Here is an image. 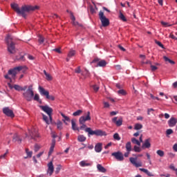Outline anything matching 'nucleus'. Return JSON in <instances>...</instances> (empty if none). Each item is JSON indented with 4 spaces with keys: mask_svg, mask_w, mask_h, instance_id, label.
<instances>
[{
    "mask_svg": "<svg viewBox=\"0 0 177 177\" xmlns=\"http://www.w3.org/2000/svg\"><path fill=\"white\" fill-rule=\"evenodd\" d=\"M97 66L98 67H106V66H107V62H106V60L102 59L99 61V58H95L93 61L92 63H96L97 62Z\"/></svg>",
    "mask_w": 177,
    "mask_h": 177,
    "instance_id": "12",
    "label": "nucleus"
},
{
    "mask_svg": "<svg viewBox=\"0 0 177 177\" xmlns=\"http://www.w3.org/2000/svg\"><path fill=\"white\" fill-rule=\"evenodd\" d=\"M151 111H154V109L153 108L147 109V114H148V115H150V113H151Z\"/></svg>",
    "mask_w": 177,
    "mask_h": 177,
    "instance_id": "57",
    "label": "nucleus"
},
{
    "mask_svg": "<svg viewBox=\"0 0 177 177\" xmlns=\"http://www.w3.org/2000/svg\"><path fill=\"white\" fill-rule=\"evenodd\" d=\"M118 48H119V49H120V50H122V52H125V48L124 47H122V46L118 45Z\"/></svg>",
    "mask_w": 177,
    "mask_h": 177,
    "instance_id": "58",
    "label": "nucleus"
},
{
    "mask_svg": "<svg viewBox=\"0 0 177 177\" xmlns=\"http://www.w3.org/2000/svg\"><path fill=\"white\" fill-rule=\"evenodd\" d=\"M13 88L14 89H15V91L20 92V91H27L28 86H21L19 84H14Z\"/></svg>",
    "mask_w": 177,
    "mask_h": 177,
    "instance_id": "18",
    "label": "nucleus"
},
{
    "mask_svg": "<svg viewBox=\"0 0 177 177\" xmlns=\"http://www.w3.org/2000/svg\"><path fill=\"white\" fill-rule=\"evenodd\" d=\"M151 71H156V70H158V68L154 65L151 64Z\"/></svg>",
    "mask_w": 177,
    "mask_h": 177,
    "instance_id": "51",
    "label": "nucleus"
},
{
    "mask_svg": "<svg viewBox=\"0 0 177 177\" xmlns=\"http://www.w3.org/2000/svg\"><path fill=\"white\" fill-rule=\"evenodd\" d=\"M163 59H164L165 62H168V63H170V64H175V62H174L173 60L170 59L167 56H164Z\"/></svg>",
    "mask_w": 177,
    "mask_h": 177,
    "instance_id": "33",
    "label": "nucleus"
},
{
    "mask_svg": "<svg viewBox=\"0 0 177 177\" xmlns=\"http://www.w3.org/2000/svg\"><path fill=\"white\" fill-rule=\"evenodd\" d=\"M26 153L28 156V157H32V151H29L28 149H26Z\"/></svg>",
    "mask_w": 177,
    "mask_h": 177,
    "instance_id": "44",
    "label": "nucleus"
},
{
    "mask_svg": "<svg viewBox=\"0 0 177 177\" xmlns=\"http://www.w3.org/2000/svg\"><path fill=\"white\" fill-rule=\"evenodd\" d=\"M29 136H30L31 139H35V138H38L39 135L38 134V131L37 129H33L32 130H29Z\"/></svg>",
    "mask_w": 177,
    "mask_h": 177,
    "instance_id": "16",
    "label": "nucleus"
},
{
    "mask_svg": "<svg viewBox=\"0 0 177 177\" xmlns=\"http://www.w3.org/2000/svg\"><path fill=\"white\" fill-rule=\"evenodd\" d=\"M17 60H20L21 62H24V60H26V58H24V56H21L19 58H17Z\"/></svg>",
    "mask_w": 177,
    "mask_h": 177,
    "instance_id": "59",
    "label": "nucleus"
},
{
    "mask_svg": "<svg viewBox=\"0 0 177 177\" xmlns=\"http://www.w3.org/2000/svg\"><path fill=\"white\" fill-rule=\"evenodd\" d=\"M82 113V110H77V111L73 113V115L74 117H77L78 115H81Z\"/></svg>",
    "mask_w": 177,
    "mask_h": 177,
    "instance_id": "36",
    "label": "nucleus"
},
{
    "mask_svg": "<svg viewBox=\"0 0 177 177\" xmlns=\"http://www.w3.org/2000/svg\"><path fill=\"white\" fill-rule=\"evenodd\" d=\"M173 150H174V151H177V144H174L173 146Z\"/></svg>",
    "mask_w": 177,
    "mask_h": 177,
    "instance_id": "63",
    "label": "nucleus"
},
{
    "mask_svg": "<svg viewBox=\"0 0 177 177\" xmlns=\"http://www.w3.org/2000/svg\"><path fill=\"white\" fill-rule=\"evenodd\" d=\"M61 115L64 118V120H62L63 122H64V124L67 125L68 124L66 122V121H67L68 122H70V118L64 115V113H61Z\"/></svg>",
    "mask_w": 177,
    "mask_h": 177,
    "instance_id": "25",
    "label": "nucleus"
},
{
    "mask_svg": "<svg viewBox=\"0 0 177 177\" xmlns=\"http://www.w3.org/2000/svg\"><path fill=\"white\" fill-rule=\"evenodd\" d=\"M85 71L86 74H84V73H82V71H81V66H77L75 69V73H76V74H82V75L84 77V79L87 78V77H89V71L86 69L85 70Z\"/></svg>",
    "mask_w": 177,
    "mask_h": 177,
    "instance_id": "13",
    "label": "nucleus"
},
{
    "mask_svg": "<svg viewBox=\"0 0 177 177\" xmlns=\"http://www.w3.org/2000/svg\"><path fill=\"white\" fill-rule=\"evenodd\" d=\"M3 113L6 115H7V117H10L11 118H14L15 117V113H13V111L9 109V107H4L3 109Z\"/></svg>",
    "mask_w": 177,
    "mask_h": 177,
    "instance_id": "10",
    "label": "nucleus"
},
{
    "mask_svg": "<svg viewBox=\"0 0 177 177\" xmlns=\"http://www.w3.org/2000/svg\"><path fill=\"white\" fill-rule=\"evenodd\" d=\"M118 95H122V96H125L127 95V92L124 89H120L118 91Z\"/></svg>",
    "mask_w": 177,
    "mask_h": 177,
    "instance_id": "39",
    "label": "nucleus"
},
{
    "mask_svg": "<svg viewBox=\"0 0 177 177\" xmlns=\"http://www.w3.org/2000/svg\"><path fill=\"white\" fill-rule=\"evenodd\" d=\"M92 88L93 89V91H95V92H97V91H99V86L95 84L92 86Z\"/></svg>",
    "mask_w": 177,
    "mask_h": 177,
    "instance_id": "48",
    "label": "nucleus"
},
{
    "mask_svg": "<svg viewBox=\"0 0 177 177\" xmlns=\"http://www.w3.org/2000/svg\"><path fill=\"white\" fill-rule=\"evenodd\" d=\"M97 169H98L99 172H102L103 174L107 172V170L106 169V168H104L100 164L97 165Z\"/></svg>",
    "mask_w": 177,
    "mask_h": 177,
    "instance_id": "23",
    "label": "nucleus"
},
{
    "mask_svg": "<svg viewBox=\"0 0 177 177\" xmlns=\"http://www.w3.org/2000/svg\"><path fill=\"white\" fill-rule=\"evenodd\" d=\"M61 169H62V166L60 165H57V167L55 169V174H59Z\"/></svg>",
    "mask_w": 177,
    "mask_h": 177,
    "instance_id": "40",
    "label": "nucleus"
},
{
    "mask_svg": "<svg viewBox=\"0 0 177 177\" xmlns=\"http://www.w3.org/2000/svg\"><path fill=\"white\" fill-rule=\"evenodd\" d=\"M40 109L42 110V111H44V113H46V114L48 115L49 120L48 119V116L45 114H42L43 120L45 121V122L47 124V125H49L50 124H52L53 118L52 114L53 113V109L50 107L48 105L46 106H40Z\"/></svg>",
    "mask_w": 177,
    "mask_h": 177,
    "instance_id": "3",
    "label": "nucleus"
},
{
    "mask_svg": "<svg viewBox=\"0 0 177 177\" xmlns=\"http://www.w3.org/2000/svg\"><path fill=\"white\" fill-rule=\"evenodd\" d=\"M39 92L41 96H46V99H48V100H55V96L53 95H49V91L45 90L44 87L39 86Z\"/></svg>",
    "mask_w": 177,
    "mask_h": 177,
    "instance_id": "7",
    "label": "nucleus"
},
{
    "mask_svg": "<svg viewBox=\"0 0 177 177\" xmlns=\"http://www.w3.org/2000/svg\"><path fill=\"white\" fill-rule=\"evenodd\" d=\"M166 133L167 135H172V133H174V130H172V129H168L166 131Z\"/></svg>",
    "mask_w": 177,
    "mask_h": 177,
    "instance_id": "46",
    "label": "nucleus"
},
{
    "mask_svg": "<svg viewBox=\"0 0 177 177\" xmlns=\"http://www.w3.org/2000/svg\"><path fill=\"white\" fill-rule=\"evenodd\" d=\"M55 146H56V140L53 139L51 142V146L50 147V150L48 152V156H50L53 153V150H55Z\"/></svg>",
    "mask_w": 177,
    "mask_h": 177,
    "instance_id": "20",
    "label": "nucleus"
},
{
    "mask_svg": "<svg viewBox=\"0 0 177 177\" xmlns=\"http://www.w3.org/2000/svg\"><path fill=\"white\" fill-rule=\"evenodd\" d=\"M28 58L29 59V60H34V57L32 55H28Z\"/></svg>",
    "mask_w": 177,
    "mask_h": 177,
    "instance_id": "64",
    "label": "nucleus"
},
{
    "mask_svg": "<svg viewBox=\"0 0 177 177\" xmlns=\"http://www.w3.org/2000/svg\"><path fill=\"white\" fill-rule=\"evenodd\" d=\"M126 149H127V151H132V145L131 144V142H128L126 144Z\"/></svg>",
    "mask_w": 177,
    "mask_h": 177,
    "instance_id": "31",
    "label": "nucleus"
},
{
    "mask_svg": "<svg viewBox=\"0 0 177 177\" xmlns=\"http://www.w3.org/2000/svg\"><path fill=\"white\" fill-rule=\"evenodd\" d=\"M80 167H91V163L86 162L85 160H82L80 162Z\"/></svg>",
    "mask_w": 177,
    "mask_h": 177,
    "instance_id": "29",
    "label": "nucleus"
},
{
    "mask_svg": "<svg viewBox=\"0 0 177 177\" xmlns=\"http://www.w3.org/2000/svg\"><path fill=\"white\" fill-rule=\"evenodd\" d=\"M156 153L160 157H164V151L162 150H158Z\"/></svg>",
    "mask_w": 177,
    "mask_h": 177,
    "instance_id": "41",
    "label": "nucleus"
},
{
    "mask_svg": "<svg viewBox=\"0 0 177 177\" xmlns=\"http://www.w3.org/2000/svg\"><path fill=\"white\" fill-rule=\"evenodd\" d=\"M118 117L113 118L112 119V122H113V124H115L116 127H121V125H122V118H120L118 120Z\"/></svg>",
    "mask_w": 177,
    "mask_h": 177,
    "instance_id": "15",
    "label": "nucleus"
},
{
    "mask_svg": "<svg viewBox=\"0 0 177 177\" xmlns=\"http://www.w3.org/2000/svg\"><path fill=\"white\" fill-rule=\"evenodd\" d=\"M12 36L8 35L6 39V42L7 44V50L10 55H15L16 53V46L15 42L12 41Z\"/></svg>",
    "mask_w": 177,
    "mask_h": 177,
    "instance_id": "5",
    "label": "nucleus"
},
{
    "mask_svg": "<svg viewBox=\"0 0 177 177\" xmlns=\"http://www.w3.org/2000/svg\"><path fill=\"white\" fill-rule=\"evenodd\" d=\"M129 161L136 168H139L142 165V160H138V155L136 154H133V157L129 158Z\"/></svg>",
    "mask_w": 177,
    "mask_h": 177,
    "instance_id": "8",
    "label": "nucleus"
},
{
    "mask_svg": "<svg viewBox=\"0 0 177 177\" xmlns=\"http://www.w3.org/2000/svg\"><path fill=\"white\" fill-rule=\"evenodd\" d=\"M104 107L105 109H109V107H110V104H109V102H104Z\"/></svg>",
    "mask_w": 177,
    "mask_h": 177,
    "instance_id": "54",
    "label": "nucleus"
},
{
    "mask_svg": "<svg viewBox=\"0 0 177 177\" xmlns=\"http://www.w3.org/2000/svg\"><path fill=\"white\" fill-rule=\"evenodd\" d=\"M111 156L115 157L118 161H124V155L121 151L113 152Z\"/></svg>",
    "mask_w": 177,
    "mask_h": 177,
    "instance_id": "11",
    "label": "nucleus"
},
{
    "mask_svg": "<svg viewBox=\"0 0 177 177\" xmlns=\"http://www.w3.org/2000/svg\"><path fill=\"white\" fill-rule=\"evenodd\" d=\"M98 16L102 23V27H107L110 26V20H109V19L106 17L103 11H100Z\"/></svg>",
    "mask_w": 177,
    "mask_h": 177,
    "instance_id": "6",
    "label": "nucleus"
},
{
    "mask_svg": "<svg viewBox=\"0 0 177 177\" xmlns=\"http://www.w3.org/2000/svg\"><path fill=\"white\" fill-rule=\"evenodd\" d=\"M44 41H45V39L42 36H40L39 37V44H44Z\"/></svg>",
    "mask_w": 177,
    "mask_h": 177,
    "instance_id": "50",
    "label": "nucleus"
},
{
    "mask_svg": "<svg viewBox=\"0 0 177 177\" xmlns=\"http://www.w3.org/2000/svg\"><path fill=\"white\" fill-rule=\"evenodd\" d=\"M46 79L47 80V81H52L53 77L52 75H50V74H48L46 75Z\"/></svg>",
    "mask_w": 177,
    "mask_h": 177,
    "instance_id": "47",
    "label": "nucleus"
},
{
    "mask_svg": "<svg viewBox=\"0 0 177 177\" xmlns=\"http://www.w3.org/2000/svg\"><path fill=\"white\" fill-rule=\"evenodd\" d=\"M143 128V125L138 123L135 124L134 127V129H136V131H139V129H142Z\"/></svg>",
    "mask_w": 177,
    "mask_h": 177,
    "instance_id": "35",
    "label": "nucleus"
},
{
    "mask_svg": "<svg viewBox=\"0 0 177 177\" xmlns=\"http://www.w3.org/2000/svg\"><path fill=\"white\" fill-rule=\"evenodd\" d=\"M72 24H73V26H78V27H82V24L78 23V21H73L72 22Z\"/></svg>",
    "mask_w": 177,
    "mask_h": 177,
    "instance_id": "45",
    "label": "nucleus"
},
{
    "mask_svg": "<svg viewBox=\"0 0 177 177\" xmlns=\"http://www.w3.org/2000/svg\"><path fill=\"white\" fill-rule=\"evenodd\" d=\"M32 99H33L34 100H35L36 102H39V94H35V95L33 96Z\"/></svg>",
    "mask_w": 177,
    "mask_h": 177,
    "instance_id": "42",
    "label": "nucleus"
},
{
    "mask_svg": "<svg viewBox=\"0 0 177 177\" xmlns=\"http://www.w3.org/2000/svg\"><path fill=\"white\" fill-rule=\"evenodd\" d=\"M133 150L136 153H140L142 151V149L136 145L133 147Z\"/></svg>",
    "mask_w": 177,
    "mask_h": 177,
    "instance_id": "37",
    "label": "nucleus"
},
{
    "mask_svg": "<svg viewBox=\"0 0 177 177\" xmlns=\"http://www.w3.org/2000/svg\"><path fill=\"white\" fill-rule=\"evenodd\" d=\"M27 90L22 93V97L25 99L27 102H31L34 97V88H32V84L28 86Z\"/></svg>",
    "mask_w": 177,
    "mask_h": 177,
    "instance_id": "4",
    "label": "nucleus"
},
{
    "mask_svg": "<svg viewBox=\"0 0 177 177\" xmlns=\"http://www.w3.org/2000/svg\"><path fill=\"white\" fill-rule=\"evenodd\" d=\"M129 154H131V151H127V152L124 153V156L126 158L129 157Z\"/></svg>",
    "mask_w": 177,
    "mask_h": 177,
    "instance_id": "55",
    "label": "nucleus"
},
{
    "mask_svg": "<svg viewBox=\"0 0 177 177\" xmlns=\"http://www.w3.org/2000/svg\"><path fill=\"white\" fill-rule=\"evenodd\" d=\"M12 142H17L18 143H21V139L17 134L14 135L12 138Z\"/></svg>",
    "mask_w": 177,
    "mask_h": 177,
    "instance_id": "26",
    "label": "nucleus"
},
{
    "mask_svg": "<svg viewBox=\"0 0 177 177\" xmlns=\"http://www.w3.org/2000/svg\"><path fill=\"white\" fill-rule=\"evenodd\" d=\"M96 153H100L102 151V143H97L95 147Z\"/></svg>",
    "mask_w": 177,
    "mask_h": 177,
    "instance_id": "27",
    "label": "nucleus"
},
{
    "mask_svg": "<svg viewBox=\"0 0 177 177\" xmlns=\"http://www.w3.org/2000/svg\"><path fill=\"white\" fill-rule=\"evenodd\" d=\"M131 142L132 143H133V145H137L138 146H140V142L135 138H131Z\"/></svg>",
    "mask_w": 177,
    "mask_h": 177,
    "instance_id": "34",
    "label": "nucleus"
},
{
    "mask_svg": "<svg viewBox=\"0 0 177 177\" xmlns=\"http://www.w3.org/2000/svg\"><path fill=\"white\" fill-rule=\"evenodd\" d=\"M76 51L75 50H70L68 53V57L66 58V62H70V59L73 56H75Z\"/></svg>",
    "mask_w": 177,
    "mask_h": 177,
    "instance_id": "21",
    "label": "nucleus"
},
{
    "mask_svg": "<svg viewBox=\"0 0 177 177\" xmlns=\"http://www.w3.org/2000/svg\"><path fill=\"white\" fill-rule=\"evenodd\" d=\"M78 142H85L86 140V137H85L84 135H80L77 137Z\"/></svg>",
    "mask_w": 177,
    "mask_h": 177,
    "instance_id": "30",
    "label": "nucleus"
},
{
    "mask_svg": "<svg viewBox=\"0 0 177 177\" xmlns=\"http://www.w3.org/2000/svg\"><path fill=\"white\" fill-rule=\"evenodd\" d=\"M39 149H41V147L39 145H35V151H38V150H39Z\"/></svg>",
    "mask_w": 177,
    "mask_h": 177,
    "instance_id": "53",
    "label": "nucleus"
},
{
    "mask_svg": "<svg viewBox=\"0 0 177 177\" xmlns=\"http://www.w3.org/2000/svg\"><path fill=\"white\" fill-rule=\"evenodd\" d=\"M22 70H23V66L15 67L8 71V75H12V77L15 78L17 75V73H19V71H21Z\"/></svg>",
    "mask_w": 177,
    "mask_h": 177,
    "instance_id": "9",
    "label": "nucleus"
},
{
    "mask_svg": "<svg viewBox=\"0 0 177 177\" xmlns=\"http://www.w3.org/2000/svg\"><path fill=\"white\" fill-rule=\"evenodd\" d=\"M53 50L54 52H57V53H62V50H60V48H55Z\"/></svg>",
    "mask_w": 177,
    "mask_h": 177,
    "instance_id": "61",
    "label": "nucleus"
},
{
    "mask_svg": "<svg viewBox=\"0 0 177 177\" xmlns=\"http://www.w3.org/2000/svg\"><path fill=\"white\" fill-rule=\"evenodd\" d=\"M177 124V119L176 118H171L168 120V125L170 128H173V127H175Z\"/></svg>",
    "mask_w": 177,
    "mask_h": 177,
    "instance_id": "17",
    "label": "nucleus"
},
{
    "mask_svg": "<svg viewBox=\"0 0 177 177\" xmlns=\"http://www.w3.org/2000/svg\"><path fill=\"white\" fill-rule=\"evenodd\" d=\"M11 8L18 15H21L23 17H26V12H34V10H37L38 9H39V7L37 6H24L20 10L17 3H11Z\"/></svg>",
    "mask_w": 177,
    "mask_h": 177,
    "instance_id": "2",
    "label": "nucleus"
},
{
    "mask_svg": "<svg viewBox=\"0 0 177 177\" xmlns=\"http://www.w3.org/2000/svg\"><path fill=\"white\" fill-rule=\"evenodd\" d=\"M113 139H115V140H121V137H120V134H118V133H115L113 135Z\"/></svg>",
    "mask_w": 177,
    "mask_h": 177,
    "instance_id": "38",
    "label": "nucleus"
},
{
    "mask_svg": "<svg viewBox=\"0 0 177 177\" xmlns=\"http://www.w3.org/2000/svg\"><path fill=\"white\" fill-rule=\"evenodd\" d=\"M91 112L87 111L84 116H82L79 119V124L80 125V128H79V129H84L85 132L88 133V136H93V135H95V136H104V135H106V132L100 129L93 131L91 127L86 128V124H85V122H86V121H91Z\"/></svg>",
    "mask_w": 177,
    "mask_h": 177,
    "instance_id": "1",
    "label": "nucleus"
},
{
    "mask_svg": "<svg viewBox=\"0 0 177 177\" xmlns=\"http://www.w3.org/2000/svg\"><path fill=\"white\" fill-rule=\"evenodd\" d=\"M118 113V111H111L110 113V115H117Z\"/></svg>",
    "mask_w": 177,
    "mask_h": 177,
    "instance_id": "60",
    "label": "nucleus"
},
{
    "mask_svg": "<svg viewBox=\"0 0 177 177\" xmlns=\"http://www.w3.org/2000/svg\"><path fill=\"white\" fill-rule=\"evenodd\" d=\"M150 138H147L145 140L142 145V149H150L151 147V144L150 143Z\"/></svg>",
    "mask_w": 177,
    "mask_h": 177,
    "instance_id": "19",
    "label": "nucleus"
},
{
    "mask_svg": "<svg viewBox=\"0 0 177 177\" xmlns=\"http://www.w3.org/2000/svg\"><path fill=\"white\" fill-rule=\"evenodd\" d=\"M70 15H71V19L73 21H75V17L74 16V14H73V12H70Z\"/></svg>",
    "mask_w": 177,
    "mask_h": 177,
    "instance_id": "49",
    "label": "nucleus"
},
{
    "mask_svg": "<svg viewBox=\"0 0 177 177\" xmlns=\"http://www.w3.org/2000/svg\"><path fill=\"white\" fill-rule=\"evenodd\" d=\"M156 44H157L158 45V46H160V48H162V49H164V45L162 44H161L160 41H156Z\"/></svg>",
    "mask_w": 177,
    "mask_h": 177,
    "instance_id": "52",
    "label": "nucleus"
},
{
    "mask_svg": "<svg viewBox=\"0 0 177 177\" xmlns=\"http://www.w3.org/2000/svg\"><path fill=\"white\" fill-rule=\"evenodd\" d=\"M71 124H72L73 131H77L78 132H80V127H78V126H77L75 120L73 119L71 120Z\"/></svg>",
    "mask_w": 177,
    "mask_h": 177,
    "instance_id": "22",
    "label": "nucleus"
},
{
    "mask_svg": "<svg viewBox=\"0 0 177 177\" xmlns=\"http://www.w3.org/2000/svg\"><path fill=\"white\" fill-rule=\"evenodd\" d=\"M111 146V142L108 143L105 147L104 149H109V147H110Z\"/></svg>",
    "mask_w": 177,
    "mask_h": 177,
    "instance_id": "62",
    "label": "nucleus"
},
{
    "mask_svg": "<svg viewBox=\"0 0 177 177\" xmlns=\"http://www.w3.org/2000/svg\"><path fill=\"white\" fill-rule=\"evenodd\" d=\"M90 12H91V15H95V13H96V10H95L93 6H90Z\"/></svg>",
    "mask_w": 177,
    "mask_h": 177,
    "instance_id": "43",
    "label": "nucleus"
},
{
    "mask_svg": "<svg viewBox=\"0 0 177 177\" xmlns=\"http://www.w3.org/2000/svg\"><path fill=\"white\" fill-rule=\"evenodd\" d=\"M54 171H55V167L53 166V162H50L48 164L47 174H49V176H52V175L53 174Z\"/></svg>",
    "mask_w": 177,
    "mask_h": 177,
    "instance_id": "14",
    "label": "nucleus"
},
{
    "mask_svg": "<svg viewBox=\"0 0 177 177\" xmlns=\"http://www.w3.org/2000/svg\"><path fill=\"white\" fill-rule=\"evenodd\" d=\"M140 171H141L142 172H144L145 174H146L148 176H154V174H153V173H151V171H149V170H147V169H140Z\"/></svg>",
    "mask_w": 177,
    "mask_h": 177,
    "instance_id": "24",
    "label": "nucleus"
},
{
    "mask_svg": "<svg viewBox=\"0 0 177 177\" xmlns=\"http://www.w3.org/2000/svg\"><path fill=\"white\" fill-rule=\"evenodd\" d=\"M161 24L162 26H165V27H171V26H172V25H168V24L167 22H164V21H162Z\"/></svg>",
    "mask_w": 177,
    "mask_h": 177,
    "instance_id": "56",
    "label": "nucleus"
},
{
    "mask_svg": "<svg viewBox=\"0 0 177 177\" xmlns=\"http://www.w3.org/2000/svg\"><path fill=\"white\" fill-rule=\"evenodd\" d=\"M119 19H120L122 21H127V18L125 17V15H124V14H122V12H120L119 14Z\"/></svg>",
    "mask_w": 177,
    "mask_h": 177,
    "instance_id": "32",
    "label": "nucleus"
},
{
    "mask_svg": "<svg viewBox=\"0 0 177 177\" xmlns=\"http://www.w3.org/2000/svg\"><path fill=\"white\" fill-rule=\"evenodd\" d=\"M55 124L57 125V129H59V131H62V129H63V122H62V121L57 120Z\"/></svg>",
    "mask_w": 177,
    "mask_h": 177,
    "instance_id": "28",
    "label": "nucleus"
}]
</instances>
